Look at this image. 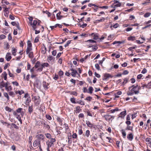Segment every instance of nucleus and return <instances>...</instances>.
I'll return each instance as SVG.
<instances>
[{
	"mask_svg": "<svg viewBox=\"0 0 151 151\" xmlns=\"http://www.w3.org/2000/svg\"><path fill=\"white\" fill-rule=\"evenodd\" d=\"M113 77V76L111 75L110 74L106 73L104 74V77L102 78V80L104 81L106 80L109 78H112Z\"/></svg>",
	"mask_w": 151,
	"mask_h": 151,
	"instance_id": "nucleus-1",
	"label": "nucleus"
},
{
	"mask_svg": "<svg viewBox=\"0 0 151 151\" xmlns=\"http://www.w3.org/2000/svg\"><path fill=\"white\" fill-rule=\"evenodd\" d=\"M103 117L105 118V120L107 121H109L112 119H114V116L109 114L105 115L103 116Z\"/></svg>",
	"mask_w": 151,
	"mask_h": 151,
	"instance_id": "nucleus-2",
	"label": "nucleus"
},
{
	"mask_svg": "<svg viewBox=\"0 0 151 151\" xmlns=\"http://www.w3.org/2000/svg\"><path fill=\"white\" fill-rule=\"evenodd\" d=\"M141 88V87L137 84L136 86H134V88H133L132 90H134L135 88H137V91H135V94H138L139 93V91Z\"/></svg>",
	"mask_w": 151,
	"mask_h": 151,
	"instance_id": "nucleus-3",
	"label": "nucleus"
},
{
	"mask_svg": "<svg viewBox=\"0 0 151 151\" xmlns=\"http://www.w3.org/2000/svg\"><path fill=\"white\" fill-rule=\"evenodd\" d=\"M40 145H41L40 141L39 139H36L33 143V145L35 147Z\"/></svg>",
	"mask_w": 151,
	"mask_h": 151,
	"instance_id": "nucleus-4",
	"label": "nucleus"
},
{
	"mask_svg": "<svg viewBox=\"0 0 151 151\" xmlns=\"http://www.w3.org/2000/svg\"><path fill=\"white\" fill-rule=\"evenodd\" d=\"M89 35L93 37V39L94 40H97L99 39V34L97 33H93L91 34H89Z\"/></svg>",
	"mask_w": 151,
	"mask_h": 151,
	"instance_id": "nucleus-5",
	"label": "nucleus"
},
{
	"mask_svg": "<svg viewBox=\"0 0 151 151\" xmlns=\"http://www.w3.org/2000/svg\"><path fill=\"white\" fill-rule=\"evenodd\" d=\"M12 57L11 56V54L10 52H7L5 56V59L7 61H9L12 59Z\"/></svg>",
	"mask_w": 151,
	"mask_h": 151,
	"instance_id": "nucleus-6",
	"label": "nucleus"
},
{
	"mask_svg": "<svg viewBox=\"0 0 151 151\" xmlns=\"http://www.w3.org/2000/svg\"><path fill=\"white\" fill-rule=\"evenodd\" d=\"M70 70L72 71L71 73V74L72 76L73 77H75L76 76V74L78 73L77 70L73 68H72Z\"/></svg>",
	"mask_w": 151,
	"mask_h": 151,
	"instance_id": "nucleus-7",
	"label": "nucleus"
},
{
	"mask_svg": "<svg viewBox=\"0 0 151 151\" xmlns=\"http://www.w3.org/2000/svg\"><path fill=\"white\" fill-rule=\"evenodd\" d=\"M127 114V111L126 110L124 111L121 112L119 114V117L121 118H124V116Z\"/></svg>",
	"mask_w": 151,
	"mask_h": 151,
	"instance_id": "nucleus-8",
	"label": "nucleus"
},
{
	"mask_svg": "<svg viewBox=\"0 0 151 151\" xmlns=\"http://www.w3.org/2000/svg\"><path fill=\"white\" fill-rule=\"evenodd\" d=\"M43 46L42 47L41 52L43 54H45L46 52V48L44 44H43Z\"/></svg>",
	"mask_w": 151,
	"mask_h": 151,
	"instance_id": "nucleus-9",
	"label": "nucleus"
},
{
	"mask_svg": "<svg viewBox=\"0 0 151 151\" xmlns=\"http://www.w3.org/2000/svg\"><path fill=\"white\" fill-rule=\"evenodd\" d=\"M43 86L45 90H47L48 88V86L49 85L48 83H47L45 81H44L42 82Z\"/></svg>",
	"mask_w": 151,
	"mask_h": 151,
	"instance_id": "nucleus-10",
	"label": "nucleus"
},
{
	"mask_svg": "<svg viewBox=\"0 0 151 151\" xmlns=\"http://www.w3.org/2000/svg\"><path fill=\"white\" fill-rule=\"evenodd\" d=\"M41 124H43L44 128L45 129H46L47 130H49L50 129V126L48 125L47 124H45V122H41Z\"/></svg>",
	"mask_w": 151,
	"mask_h": 151,
	"instance_id": "nucleus-11",
	"label": "nucleus"
},
{
	"mask_svg": "<svg viewBox=\"0 0 151 151\" xmlns=\"http://www.w3.org/2000/svg\"><path fill=\"white\" fill-rule=\"evenodd\" d=\"M127 138L130 141H132L133 138V135L132 133H130L127 135Z\"/></svg>",
	"mask_w": 151,
	"mask_h": 151,
	"instance_id": "nucleus-12",
	"label": "nucleus"
},
{
	"mask_svg": "<svg viewBox=\"0 0 151 151\" xmlns=\"http://www.w3.org/2000/svg\"><path fill=\"white\" fill-rule=\"evenodd\" d=\"M46 144L47 145V147L50 148V147H52L54 146V144L52 142H51L49 141H48L46 142Z\"/></svg>",
	"mask_w": 151,
	"mask_h": 151,
	"instance_id": "nucleus-13",
	"label": "nucleus"
},
{
	"mask_svg": "<svg viewBox=\"0 0 151 151\" xmlns=\"http://www.w3.org/2000/svg\"><path fill=\"white\" fill-rule=\"evenodd\" d=\"M33 111V106L29 105L28 108V112L30 114H31Z\"/></svg>",
	"mask_w": 151,
	"mask_h": 151,
	"instance_id": "nucleus-14",
	"label": "nucleus"
},
{
	"mask_svg": "<svg viewBox=\"0 0 151 151\" xmlns=\"http://www.w3.org/2000/svg\"><path fill=\"white\" fill-rule=\"evenodd\" d=\"M86 124L90 128H92L93 127L94 128H95V127H93L94 125L91 124L88 121H86Z\"/></svg>",
	"mask_w": 151,
	"mask_h": 151,
	"instance_id": "nucleus-15",
	"label": "nucleus"
},
{
	"mask_svg": "<svg viewBox=\"0 0 151 151\" xmlns=\"http://www.w3.org/2000/svg\"><path fill=\"white\" fill-rule=\"evenodd\" d=\"M17 50L15 48L13 47L12 48V55L14 56H16Z\"/></svg>",
	"mask_w": 151,
	"mask_h": 151,
	"instance_id": "nucleus-16",
	"label": "nucleus"
},
{
	"mask_svg": "<svg viewBox=\"0 0 151 151\" xmlns=\"http://www.w3.org/2000/svg\"><path fill=\"white\" fill-rule=\"evenodd\" d=\"M37 23L38 22L37 20H34L33 23H32V27L34 30L36 28V25L37 24Z\"/></svg>",
	"mask_w": 151,
	"mask_h": 151,
	"instance_id": "nucleus-17",
	"label": "nucleus"
},
{
	"mask_svg": "<svg viewBox=\"0 0 151 151\" xmlns=\"http://www.w3.org/2000/svg\"><path fill=\"white\" fill-rule=\"evenodd\" d=\"M55 58L51 55H49L47 58V60L48 62H49L52 60H54Z\"/></svg>",
	"mask_w": 151,
	"mask_h": 151,
	"instance_id": "nucleus-18",
	"label": "nucleus"
},
{
	"mask_svg": "<svg viewBox=\"0 0 151 151\" xmlns=\"http://www.w3.org/2000/svg\"><path fill=\"white\" fill-rule=\"evenodd\" d=\"M121 132H122L123 138H125L126 135V133L125 132V130L122 129L121 130Z\"/></svg>",
	"mask_w": 151,
	"mask_h": 151,
	"instance_id": "nucleus-19",
	"label": "nucleus"
},
{
	"mask_svg": "<svg viewBox=\"0 0 151 151\" xmlns=\"http://www.w3.org/2000/svg\"><path fill=\"white\" fill-rule=\"evenodd\" d=\"M41 65L40 62L39 61H37L35 63V65L34 67L37 68L39 67Z\"/></svg>",
	"mask_w": 151,
	"mask_h": 151,
	"instance_id": "nucleus-20",
	"label": "nucleus"
},
{
	"mask_svg": "<svg viewBox=\"0 0 151 151\" xmlns=\"http://www.w3.org/2000/svg\"><path fill=\"white\" fill-rule=\"evenodd\" d=\"M57 120L58 122L59 123V124L60 125L62 126L63 124V123L62 122L63 121V120L62 119H61V118L59 117H58L57 119Z\"/></svg>",
	"mask_w": 151,
	"mask_h": 151,
	"instance_id": "nucleus-21",
	"label": "nucleus"
},
{
	"mask_svg": "<svg viewBox=\"0 0 151 151\" xmlns=\"http://www.w3.org/2000/svg\"><path fill=\"white\" fill-rule=\"evenodd\" d=\"M120 110V109H119L118 108L116 107L115 109L110 110L109 111L111 113H113L116 111H118Z\"/></svg>",
	"mask_w": 151,
	"mask_h": 151,
	"instance_id": "nucleus-22",
	"label": "nucleus"
},
{
	"mask_svg": "<svg viewBox=\"0 0 151 151\" xmlns=\"http://www.w3.org/2000/svg\"><path fill=\"white\" fill-rule=\"evenodd\" d=\"M60 12H59L58 13H57L56 14V17L57 19H58L60 20L61 19V18L63 17L62 16H60V14H61Z\"/></svg>",
	"mask_w": 151,
	"mask_h": 151,
	"instance_id": "nucleus-23",
	"label": "nucleus"
},
{
	"mask_svg": "<svg viewBox=\"0 0 151 151\" xmlns=\"http://www.w3.org/2000/svg\"><path fill=\"white\" fill-rule=\"evenodd\" d=\"M68 143L69 144L71 145L72 143V139H71V135L70 134V136H68Z\"/></svg>",
	"mask_w": 151,
	"mask_h": 151,
	"instance_id": "nucleus-24",
	"label": "nucleus"
},
{
	"mask_svg": "<svg viewBox=\"0 0 151 151\" xmlns=\"http://www.w3.org/2000/svg\"><path fill=\"white\" fill-rule=\"evenodd\" d=\"M88 90L89 91L87 92V93L91 94L92 93V92L93 91V89L92 87L90 86L88 88Z\"/></svg>",
	"mask_w": 151,
	"mask_h": 151,
	"instance_id": "nucleus-25",
	"label": "nucleus"
},
{
	"mask_svg": "<svg viewBox=\"0 0 151 151\" xmlns=\"http://www.w3.org/2000/svg\"><path fill=\"white\" fill-rule=\"evenodd\" d=\"M41 65L43 68H45V67H48L49 66V64L47 63H43Z\"/></svg>",
	"mask_w": 151,
	"mask_h": 151,
	"instance_id": "nucleus-26",
	"label": "nucleus"
},
{
	"mask_svg": "<svg viewBox=\"0 0 151 151\" xmlns=\"http://www.w3.org/2000/svg\"><path fill=\"white\" fill-rule=\"evenodd\" d=\"M133 127L132 126H130L129 125H127L125 130H129L131 131L133 130Z\"/></svg>",
	"mask_w": 151,
	"mask_h": 151,
	"instance_id": "nucleus-27",
	"label": "nucleus"
},
{
	"mask_svg": "<svg viewBox=\"0 0 151 151\" xmlns=\"http://www.w3.org/2000/svg\"><path fill=\"white\" fill-rule=\"evenodd\" d=\"M15 93L16 94L18 93L20 95H21L22 94L24 93V91L22 90H21V91L18 90L16 91Z\"/></svg>",
	"mask_w": 151,
	"mask_h": 151,
	"instance_id": "nucleus-28",
	"label": "nucleus"
},
{
	"mask_svg": "<svg viewBox=\"0 0 151 151\" xmlns=\"http://www.w3.org/2000/svg\"><path fill=\"white\" fill-rule=\"evenodd\" d=\"M68 93H70L71 95H73L75 96H77V93L76 91H68L67 92Z\"/></svg>",
	"mask_w": 151,
	"mask_h": 151,
	"instance_id": "nucleus-29",
	"label": "nucleus"
},
{
	"mask_svg": "<svg viewBox=\"0 0 151 151\" xmlns=\"http://www.w3.org/2000/svg\"><path fill=\"white\" fill-rule=\"evenodd\" d=\"M81 109L79 106H77L76 107V113H78L80 112Z\"/></svg>",
	"mask_w": 151,
	"mask_h": 151,
	"instance_id": "nucleus-30",
	"label": "nucleus"
},
{
	"mask_svg": "<svg viewBox=\"0 0 151 151\" xmlns=\"http://www.w3.org/2000/svg\"><path fill=\"white\" fill-rule=\"evenodd\" d=\"M151 139L150 138H147L146 139V141L147 142H148V144L149 145H151Z\"/></svg>",
	"mask_w": 151,
	"mask_h": 151,
	"instance_id": "nucleus-31",
	"label": "nucleus"
},
{
	"mask_svg": "<svg viewBox=\"0 0 151 151\" xmlns=\"http://www.w3.org/2000/svg\"><path fill=\"white\" fill-rule=\"evenodd\" d=\"M135 40V37L134 36H130L128 37V40H129L134 41Z\"/></svg>",
	"mask_w": 151,
	"mask_h": 151,
	"instance_id": "nucleus-32",
	"label": "nucleus"
},
{
	"mask_svg": "<svg viewBox=\"0 0 151 151\" xmlns=\"http://www.w3.org/2000/svg\"><path fill=\"white\" fill-rule=\"evenodd\" d=\"M150 2V0H146V1L145 2L142 3V5H148Z\"/></svg>",
	"mask_w": 151,
	"mask_h": 151,
	"instance_id": "nucleus-33",
	"label": "nucleus"
},
{
	"mask_svg": "<svg viewBox=\"0 0 151 151\" xmlns=\"http://www.w3.org/2000/svg\"><path fill=\"white\" fill-rule=\"evenodd\" d=\"M32 50V48L31 47H27V48L26 50V53L27 54H28L30 51Z\"/></svg>",
	"mask_w": 151,
	"mask_h": 151,
	"instance_id": "nucleus-34",
	"label": "nucleus"
},
{
	"mask_svg": "<svg viewBox=\"0 0 151 151\" xmlns=\"http://www.w3.org/2000/svg\"><path fill=\"white\" fill-rule=\"evenodd\" d=\"M2 75H4V80H6L7 79V74L5 71L3 72Z\"/></svg>",
	"mask_w": 151,
	"mask_h": 151,
	"instance_id": "nucleus-35",
	"label": "nucleus"
},
{
	"mask_svg": "<svg viewBox=\"0 0 151 151\" xmlns=\"http://www.w3.org/2000/svg\"><path fill=\"white\" fill-rule=\"evenodd\" d=\"M29 57L30 58H32L34 57L33 53V52H30L28 54Z\"/></svg>",
	"mask_w": 151,
	"mask_h": 151,
	"instance_id": "nucleus-36",
	"label": "nucleus"
},
{
	"mask_svg": "<svg viewBox=\"0 0 151 151\" xmlns=\"http://www.w3.org/2000/svg\"><path fill=\"white\" fill-rule=\"evenodd\" d=\"M5 109L6 111H8L9 112H11L12 110V109H11L8 106H6L5 108Z\"/></svg>",
	"mask_w": 151,
	"mask_h": 151,
	"instance_id": "nucleus-37",
	"label": "nucleus"
},
{
	"mask_svg": "<svg viewBox=\"0 0 151 151\" xmlns=\"http://www.w3.org/2000/svg\"><path fill=\"white\" fill-rule=\"evenodd\" d=\"M129 79L128 78H125L124 79V81L122 83V85H124L125 84L127 83Z\"/></svg>",
	"mask_w": 151,
	"mask_h": 151,
	"instance_id": "nucleus-38",
	"label": "nucleus"
},
{
	"mask_svg": "<svg viewBox=\"0 0 151 151\" xmlns=\"http://www.w3.org/2000/svg\"><path fill=\"white\" fill-rule=\"evenodd\" d=\"M105 19L104 17H102L100 19L96 20L95 21L96 22H103Z\"/></svg>",
	"mask_w": 151,
	"mask_h": 151,
	"instance_id": "nucleus-39",
	"label": "nucleus"
},
{
	"mask_svg": "<svg viewBox=\"0 0 151 151\" xmlns=\"http://www.w3.org/2000/svg\"><path fill=\"white\" fill-rule=\"evenodd\" d=\"M7 70L8 71V74H9V76L11 77H12V78H14V76L13 75V74L9 70V69H8Z\"/></svg>",
	"mask_w": 151,
	"mask_h": 151,
	"instance_id": "nucleus-40",
	"label": "nucleus"
},
{
	"mask_svg": "<svg viewBox=\"0 0 151 151\" xmlns=\"http://www.w3.org/2000/svg\"><path fill=\"white\" fill-rule=\"evenodd\" d=\"M134 92L133 91H131L130 92H128L127 93V94L128 96H131L132 95L134 94Z\"/></svg>",
	"mask_w": 151,
	"mask_h": 151,
	"instance_id": "nucleus-41",
	"label": "nucleus"
},
{
	"mask_svg": "<svg viewBox=\"0 0 151 151\" xmlns=\"http://www.w3.org/2000/svg\"><path fill=\"white\" fill-rule=\"evenodd\" d=\"M151 14L150 12H147L144 15V17L146 18L147 17H149L150 15Z\"/></svg>",
	"mask_w": 151,
	"mask_h": 151,
	"instance_id": "nucleus-42",
	"label": "nucleus"
},
{
	"mask_svg": "<svg viewBox=\"0 0 151 151\" xmlns=\"http://www.w3.org/2000/svg\"><path fill=\"white\" fill-rule=\"evenodd\" d=\"M63 30L67 32L68 33H72V32L71 31H69L67 28L63 29Z\"/></svg>",
	"mask_w": 151,
	"mask_h": 151,
	"instance_id": "nucleus-43",
	"label": "nucleus"
},
{
	"mask_svg": "<svg viewBox=\"0 0 151 151\" xmlns=\"http://www.w3.org/2000/svg\"><path fill=\"white\" fill-rule=\"evenodd\" d=\"M70 101L73 104H76V102L75 101V99L74 97L71 98Z\"/></svg>",
	"mask_w": 151,
	"mask_h": 151,
	"instance_id": "nucleus-44",
	"label": "nucleus"
},
{
	"mask_svg": "<svg viewBox=\"0 0 151 151\" xmlns=\"http://www.w3.org/2000/svg\"><path fill=\"white\" fill-rule=\"evenodd\" d=\"M28 19L30 21L29 23L31 25H32V22L33 20V18L32 17H29L28 18Z\"/></svg>",
	"mask_w": 151,
	"mask_h": 151,
	"instance_id": "nucleus-45",
	"label": "nucleus"
},
{
	"mask_svg": "<svg viewBox=\"0 0 151 151\" xmlns=\"http://www.w3.org/2000/svg\"><path fill=\"white\" fill-rule=\"evenodd\" d=\"M90 134V132L89 130H87L86 131L85 135L87 137H88Z\"/></svg>",
	"mask_w": 151,
	"mask_h": 151,
	"instance_id": "nucleus-46",
	"label": "nucleus"
},
{
	"mask_svg": "<svg viewBox=\"0 0 151 151\" xmlns=\"http://www.w3.org/2000/svg\"><path fill=\"white\" fill-rule=\"evenodd\" d=\"M17 118L18 120L20 122V124H22V119H21V117L19 115H17V116L16 117Z\"/></svg>",
	"mask_w": 151,
	"mask_h": 151,
	"instance_id": "nucleus-47",
	"label": "nucleus"
},
{
	"mask_svg": "<svg viewBox=\"0 0 151 151\" xmlns=\"http://www.w3.org/2000/svg\"><path fill=\"white\" fill-rule=\"evenodd\" d=\"M32 136H29V143L30 144V145L32 147V146L31 141L32 140Z\"/></svg>",
	"mask_w": 151,
	"mask_h": 151,
	"instance_id": "nucleus-48",
	"label": "nucleus"
},
{
	"mask_svg": "<svg viewBox=\"0 0 151 151\" xmlns=\"http://www.w3.org/2000/svg\"><path fill=\"white\" fill-rule=\"evenodd\" d=\"M11 125L12 126H13L16 129H19V127L14 123H12Z\"/></svg>",
	"mask_w": 151,
	"mask_h": 151,
	"instance_id": "nucleus-49",
	"label": "nucleus"
},
{
	"mask_svg": "<svg viewBox=\"0 0 151 151\" xmlns=\"http://www.w3.org/2000/svg\"><path fill=\"white\" fill-rule=\"evenodd\" d=\"M122 6V4L120 2H119L117 4H116L114 5V7H120Z\"/></svg>",
	"mask_w": 151,
	"mask_h": 151,
	"instance_id": "nucleus-50",
	"label": "nucleus"
},
{
	"mask_svg": "<svg viewBox=\"0 0 151 151\" xmlns=\"http://www.w3.org/2000/svg\"><path fill=\"white\" fill-rule=\"evenodd\" d=\"M23 109L21 108H19L16 110L17 113H21Z\"/></svg>",
	"mask_w": 151,
	"mask_h": 151,
	"instance_id": "nucleus-51",
	"label": "nucleus"
},
{
	"mask_svg": "<svg viewBox=\"0 0 151 151\" xmlns=\"http://www.w3.org/2000/svg\"><path fill=\"white\" fill-rule=\"evenodd\" d=\"M32 47V44L31 43L30 41L29 40H28L27 41V47Z\"/></svg>",
	"mask_w": 151,
	"mask_h": 151,
	"instance_id": "nucleus-52",
	"label": "nucleus"
},
{
	"mask_svg": "<svg viewBox=\"0 0 151 151\" xmlns=\"http://www.w3.org/2000/svg\"><path fill=\"white\" fill-rule=\"evenodd\" d=\"M45 135L46 137L48 139L50 138L51 135L50 133H47L45 134Z\"/></svg>",
	"mask_w": 151,
	"mask_h": 151,
	"instance_id": "nucleus-53",
	"label": "nucleus"
},
{
	"mask_svg": "<svg viewBox=\"0 0 151 151\" xmlns=\"http://www.w3.org/2000/svg\"><path fill=\"white\" fill-rule=\"evenodd\" d=\"M76 103L80 104L82 105H84V103L83 101H82L81 100H80L79 101H77Z\"/></svg>",
	"mask_w": 151,
	"mask_h": 151,
	"instance_id": "nucleus-54",
	"label": "nucleus"
},
{
	"mask_svg": "<svg viewBox=\"0 0 151 151\" xmlns=\"http://www.w3.org/2000/svg\"><path fill=\"white\" fill-rule=\"evenodd\" d=\"M146 88H151V81L147 85Z\"/></svg>",
	"mask_w": 151,
	"mask_h": 151,
	"instance_id": "nucleus-55",
	"label": "nucleus"
},
{
	"mask_svg": "<svg viewBox=\"0 0 151 151\" xmlns=\"http://www.w3.org/2000/svg\"><path fill=\"white\" fill-rule=\"evenodd\" d=\"M87 42H89L91 43H95L96 42V41L92 40H89L87 41Z\"/></svg>",
	"mask_w": 151,
	"mask_h": 151,
	"instance_id": "nucleus-56",
	"label": "nucleus"
},
{
	"mask_svg": "<svg viewBox=\"0 0 151 151\" xmlns=\"http://www.w3.org/2000/svg\"><path fill=\"white\" fill-rule=\"evenodd\" d=\"M92 98L91 96L87 97L85 99L89 101H91V100L92 99Z\"/></svg>",
	"mask_w": 151,
	"mask_h": 151,
	"instance_id": "nucleus-57",
	"label": "nucleus"
},
{
	"mask_svg": "<svg viewBox=\"0 0 151 151\" xmlns=\"http://www.w3.org/2000/svg\"><path fill=\"white\" fill-rule=\"evenodd\" d=\"M10 66V64L9 63H7L6 64H5L4 65V70H6V69L8 67V66Z\"/></svg>",
	"mask_w": 151,
	"mask_h": 151,
	"instance_id": "nucleus-58",
	"label": "nucleus"
},
{
	"mask_svg": "<svg viewBox=\"0 0 151 151\" xmlns=\"http://www.w3.org/2000/svg\"><path fill=\"white\" fill-rule=\"evenodd\" d=\"M95 67L98 70H100V67L99 65L98 64H96L95 65Z\"/></svg>",
	"mask_w": 151,
	"mask_h": 151,
	"instance_id": "nucleus-59",
	"label": "nucleus"
},
{
	"mask_svg": "<svg viewBox=\"0 0 151 151\" xmlns=\"http://www.w3.org/2000/svg\"><path fill=\"white\" fill-rule=\"evenodd\" d=\"M71 40H68L67 42V43L64 45L65 47H66L69 45L70 43Z\"/></svg>",
	"mask_w": 151,
	"mask_h": 151,
	"instance_id": "nucleus-60",
	"label": "nucleus"
},
{
	"mask_svg": "<svg viewBox=\"0 0 151 151\" xmlns=\"http://www.w3.org/2000/svg\"><path fill=\"white\" fill-rule=\"evenodd\" d=\"M12 83L13 85L16 86H18L19 85V83L16 81L12 82Z\"/></svg>",
	"mask_w": 151,
	"mask_h": 151,
	"instance_id": "nucleus-61",
	"label": "nucleus"
},
{
	"mask_svg": "<svg viewBox=\"0 0 151 151\" xmlns=\"http://www.w3.org/2000/svg\"><path fill=\"white\" fill-rule=\"evenodd\" d=\"M6 38V36L4 35H0V39L2 40L5 39Z\"/></svg>",
	"mask_w": 151,
	"mask_h": 151,
	"instance_id": "nucleus-62",
	"label": "nucleus"
},
{
	"mask_svg": "<svg viewBox=\"0 0 151 151\" xmlns=\"http://www.w3.org/2000/svg\"><path fill=\"white\" fill-rule=\"evenodd\" d=\"M57 53V52L56 50H53L52 52V55L53 56H55L56 55Z\"/></svg>",
	"mask_w": 151,
	"mask_h": 151,
	"instance_id": "nucleus-63",
	"label": "nucleus"
},
{
	"mask_svg": "<svg viewBox=\"0 0 151 151\" xmlns=\"http://www.w3.org/2000/svg\"><path fill=\"white\" fill-rule=\"evenodd\" d=\"M46 118L48 120H50L52 119L51 117L49 115H46Z\"/></svg>",
	"mask_w": 151,
	"mask_h": 151,
	"instance_id": "nucleus-64",
	"label": "nucleus"
}]
</instances>
